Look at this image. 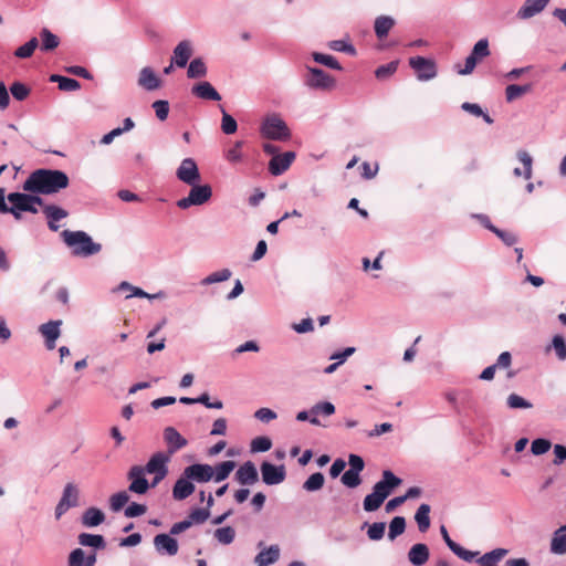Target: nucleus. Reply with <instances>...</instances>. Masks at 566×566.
<instances>
[{"instance_id": "nucleus-1", "label": "nucleus", "mask_w": 566, "mask_h": 566, "mask_svg": "<svg viewBox=\"0 0 566 566\" xmlns=\"http://www.w3.org/2000/svg\"><path fill=\"white\" fill-rule=\"evenodd\" d=\"M69 185L70 178L63 170L39 168L23 181L22 189L31 193L54 195Z\"/></svg>"}, {"instance_id": "nucleus-2", "label": "nucleus", "mask_w": 566, "mask_h": 566, "mask_svg": "<svg viewBox=\"0 0 566 566\" xmlns=\"http://www.w3.org/2000/svg\"><path fill=\"white\" fill-rule=\"evenodd\" d=\"M402 483V480L395 475L390 470H384L381 480L373 486V492L367 494L363 501V507L366 512L377 511L391 492Z\"/></svg>"}, {"instance_id": "nucleus-3", "label": "nucleus", "mask_w": 566, "mask_h": 566, "mask_svg": "<svg viewBox=\"0 0 566 566\" xmlns=\"http://www.w3.org/2000/svg\"><path fill=\"white\" fill-rule=\"evenodd\" d=\"M61 235L64 243L73 248L72 253L76 256H91L102 251V244L94 242L85 231L64 230Z\"/></svg>"}, {"instance_id": "nucleus-4", "label": "nucleus", "mask_w": 566, "mask_h": 566, "mask_svg": "<svg viewBox=\"0 0 566 566\" xmlns=\"http://www.w3.org/2000/svg\"><path fill=\"white\" fill-rule=\"evenodd\" d=\"M260 134L263 138L276 142H286L292 136L287 124L277 114H271L263 118Z\"/></svg>"}, {"instance_id": "nucleus-5", "label": "nucleus", "mask_w": 566, "mask_h": 566, "mask_svg": "<svg viewBox=\"0 0 566 566\" xmlns=\"http://www.w3.org/2000/svg\"><path fill=\"white\" fill-rule=\"evenodd\" d=\"M306 72L303 75V83L306 87L315 91H331L336 86V80L324 70L305 65Z\"/></svg>"}, {"instance_id": "nucleus-6", "label": "nucleus", "mask_w": 566, "mask_h": 566, "mask_svg": "<svg viewBox=\"0 0 566 566\" xmlns=\"http://www.w3.org/2000/svg\"><path fill=\"white\" fill-rule=\"evenodd\" d=\"M190 191L187 197L179 199L176 205L178 208L186 210L192 206H202L207 203L212 197V188L210 185H189Z\"/></svg>"}, {"instance_id": "nucleus-7", "label": "nucleus", "mask_w": 566, "mask_h": 566, "mask_svg": "<svg viewBox=\"0 0 566 566\" xmlns=\"http://www.w3.org/2000/svg\"><path fill=\"white\" fill-rule=\"evenodd\" d=\"M31 192L24 191H14L8 195V202L10 203L9 213L13 216L15 220L22 219L23 212H29L36 214L39 212L38 208H33L31 206Z\"/></svg>"}, {"instance_id": "nucleus-8", "label": "nucleus", "mask_w": 566, "mask_h": 566, "mask_svg": "<svg viewBox=\"0 0 566 566\" xmlns=\"http://www.w3.org/2000/svg\"><path fill=\"white\" fill-rule=\"evenodd\" d=\"M170 460V455L166 454L164 452H156L154 453L145 467H142V469H145V472L148 474H155V478L151 481L153 488H155L160 481H163L167 473L168 468L167 463Z\"/></svg>"}, {"instance_id": "nucleus-9", "label": "nucleus", "mask_w": 566, "mask_h": 566, "mask_svg": "<svg viewBox=\"0 0 566 566\" xmlns=\"http://www.w3.org/2000/svg\"><path fill=\"white\" fill-rule=\"evenodd\" d=\"M490 54L491 52L489 40L486 38L479 40L473 45L471 53L467 56L464 67L460 69L458 73L461 75L471 74L474 71L476 64Z\"/></svg>"}, {"instance_id": "nucleus-10", "label": "nucleus", "mask_w": 566, "mask_h": 566, "mask_svg": "<svg viewBox=\"0 0 566 566\" xmlns=\"http://www.w3.org/2000/svg\"><path fill=\"white\" fill-rule=\"evenodd\" d=\"M409 65L415 71L419 81H430L437 76V63L434 60L424 56H412Z\"/></svg>"}, {"instance_id": "nucleus-11", "label": "nucleus", "mask_w": 566, "mask_h": 566, "mask_svg": "<svg viewBox=\"0 0 566 566\" xmlns=\"http://www.w3.org/2000/svg\"><path fill=\"white\" fill-rule=\"evenodd\" d=\"M145 469H142V465H133L128 473L127 479L130 481L128 486V491L132 493H136L139 495L146 494L150 488H153L151 483L145 478Z\"/></svg>"}, {"instance_id": "nucleus-12", "label": "nucleus", "mask_w": 566, "mask_h": 566, "mask_svg": "<svg viewBox=\"0 0 566 566\" xmlns=\"http://www.w3.org/2000/svg\"><path fill=\"white\" fill-rule=\"evenodd\" d=\"M262 481L266 485H277L286 478L284 464L275 465L269 461H263L260 465Z\"/></svg>"}, {"instance_id": "nucleus-13", "label": "nucleus", "mask_w": 566, "mask_h": 566, "mask_svg": "<svg viewBox=\"0 0 566 566\" xmlns=\"http://www.w3.org/2000/svg\"><path fill=\"white\" fill-rule=\"evenodd\" d=\"M177 178L186 185H193L200 181L201 176L197 163L192 158H185L176 171Z\"/></svg>"}, {"instance_id": "nucleus-14", "label": "nucleus", "mask_w": 566, "mask_h": 566, "mask_svg": "<svg viewBox=\"0 0 566 566\" xmlns=\"http://www.w3.org/2000/svg\"><path fill=\"white\" fill-rule=\"evenodd\" d=\"M213 474V467L207 463H193L184 470V475L197 483L209 482Z\"/></svg>"}, {"instance_id": "nucleus-15", "label": "nucleus", "mask_w": 566, "mask_h": 566, "mask_svg": "<svg viewBox=\"0 0 566 566\" xmlns=\"http://www.w3.org/2000/svg\"><path fill=\"white\" fill-rule=\"evenodd\" d=\"M154 547L157 554L175 556L179 551L178 541L170 533H160L154 537Z\"/></svg>"}, {"instance_id": "nucleus-16", "label": "nucleus", "mask_w": 566, "mask_h": 566, "mask_svg": "<svg viewBox=\"0 0 566 566\" xmlns=\"http://www.w3.org/2000/svg\"><path fill=\"white\" fill-rule=\"evenodd\" d=\"M294 151H285L284 154L273 156L269 161V171L273 176H281L284 174L295 159Z\"/></svg>"}, {"instance_id": "nucleus-17", "label": "nucleus", "mask_w": 566, "mask_h": 566, "mask_svg": "<svg viewBox=\"0 0 566 566\" xmlns=\"http://www.w3.org/2000/svg\"><path fill=\"white\" fill-rule=\"evenodd\" d=\"M234 479L241 485H253L259 481L258 470L252 461H247L240 465L234 474Z\"/></svg>"}, {"instance_id": "nucleus-18", "label": "nucleus", "mask_w": 566, "mask_h": 566, "mask_svg": "<svg viewBox=\"0 0 566 566\" xmlns=\"http://www.w3.org/2000/svg\"><path fill=\"white\" fill-rule=\"evenodd\" d=\"M61 325H62V321L56 319V321H49L48 323H44L39 327V332L45 338V347L50 350L55 348L56 339L61 335V331H60Z\"/></svg>"}, {"instance_id": "nucleus-19", "label": "nucleus", "mask_w": 566, "mask_h": 566, "mask_svg": "<svg viewBox=\"0 0 566 566\" xmlns=\"http://www.w3.org/2000/svg\"><path fill=\"white\" fill-rule=\"evenodd\" d=\"M164 440L168 446L169 455L174 454L188 444L187 439L184 438L174 427H166L164 429Z\"/></svg>"}, {"instance_id": "nucleus-20", "label": "nucleus", "mask_w": 566, "mask_h": 566, "mask_svg": "<svg viewBox=\"0 0 566 566\" xmlns=\"http://www.w3.org/2000/svg\"><path fill=\"white\" fill-rule=\"evenodd\" d=\"M191 93L196 97L205 101H221V95L219 94V92L213 87V85L210 82L207 81H202L195 84L191 88Z\"/></svg>"}, {"instance_id": "nucleus-21", "label": "nucleus", "mask_w": 566, "mask_h": 566, "mask_svg": "<svg viewBox=\"0 0 566 566\" xmlns=\"http://www.w3.org/2000/svg\"><path fill=\"white\" fill-rule=\"evenodd\" d=\"M549 0H525L523 6L518 9L516 15L518 19H531L537 13L542 12Z\"/></svg>"}, {"instance_id": "nucleus-22", "label": "nucleus", "mask_w": 566, "mask_h": 566, "mask_svg": "<svg viewBox=\"0 0 566 566\" xmlns=\"http://www.w3.org/2000/svg\"><path fill=\"white\" fill-rule=\"evenodd\" d=\"M192 480L187 479L184 474L176 481L172 488V497L182 501L189 497L196 490Z\"/></svg>"}, {"instance_id": "nucleus-23", "label": "nucleus", "mask_w": 566, "mask_h": 566, "mask_svg": "<svg viewBox=\"0 0 566 566\" xmlns=\"http://www.w3.org/2000/svg\"><path fill=\"white\" fill-rule=\"evenodd\" d=\"M430 557L429 547L423 543H417L408 552V559L413 566L424 565Z\"/></svg>"}, {"instance_id": "nucleus-24", "label": "nucleus", "mask_w": 566, "mask_h": 566, "mask_svg": "<svg viewBox=\"0 0 566 566\" xmlns=\"http://www.w3.org/2000/svg\"><path fill=\"white\" fill-rule=\"evenodd\" d=\"M192 54L191 43L188 40H184L177 44L174 49L172 63L178 67H185Z\"/></svg>"}, {"instance_id": "nucleus-25", "label": "nucleus", "mask_w": 566, "mask_h": 566, "mask_svg": "<svg viewBox=\"0 0 566 566\" xmlns=\"http://www.w3.org/2000/svg\"><path fill=\"white\" fill-rule=\"evenodd\" d=\"M138 84L147 91L157 90L160 86V80L149 66L142 69Z\"/></svg>"}, {"instance_id": "nucleus-26", "label": "nucleus", "mask_w": 566, "mask_h": 566, "mask_svg": "<svg viewBox=\"0 0 566 566\" xmlns=\"http://www.w3.org/2000/svg\"><path fill=\"white\" fill-rule=\"evenodd\" d=\"M40 50L44 53L54 51L60 45V38L48 28H42L40 33Z\"/></svg>"}, {"instance_id": "nucleus-27", "label": "nucleus", "mask_w": 566, "mask_h": 566, "mask_svg": "<svg viewBox=\"0 0 566 566\" xmlns=\"http://www.w3.org/2000/svg\"><path fill=\"white\" fill-rule=\"evenodd\" d=\"M214 504V499L211 494L208 495V505L206 507H197L191 510L189 515L187 516L188 521L191 522V526L193 524H202L210 517V509Z\"/></svg>"}, {"instance_id": "nucleus-28", "label": "nucleus", "mask_w": 566, "mask_h": 566, "mask_svg": "<svg viewBox=\"0 0 566 566\" xmlns=\"http://www.w3.org/2000/svg\"><path fill=\"white\" fill-rule=\"evenodd\" d=\"M280 557V548L277 545H271L266 551H261L255 556V564L258 566H269L274 564Z\"/></svg>"}, {"instance_id": "nucleus-29", "label": "nucleus", "mask_w": 566, "mask_h": 566, "mask_svg": "<svg viewBox=\"0 0 566 566\" xmlns=\"http://www.w3.org/2000/svg\"><path fill=\"white\" fill-rule=\"evenodd\" d=\"M105 521V514L97 507H88L82 515V524L86 527H95Z\"/></svg>"}, {"instance_id": "nucleus-30", "label": "nucleus", "mask_w": 566, "mask_h": 566, "mask_svg": "<svg viewBox=\"0 0 566 566\" xmlns=\"http://www.w3.org/2000/svg\"><path fill=\"white\" fill-rule=\"evenodd\" d=\"M78 543L82 546L93 547L94 549H104L106 547V541L99 534L81 533L78 535Z\"/></svg>"}, {"instance_id": "nucleus-31", "label": "nucleus", "mask_w": 566, "mask_h": 566, "mask_svg": "<svg viewBox=\"0 0 566 566\" xmlns=\"http://www.w3.org/2000/svg\"><path fill=\"white\" fill-rule=\"evenodd\" d=\"M554 350L558 360H566V340L563 335L556 334L552 337L551 344L545 348V352Z\"/></svg>"}, {"instance_id": "nucleus-32", "label": "nucleus", "mask_w": 566, "mask_h": 566, "mask_svg": "<svg viewBox=\"0 0 566 566\" xmlns=\"http://www.w3.org/2000/svg\"><path fill=\"white\" fill-rule=\"evenodd\" d=\"M395 25V20L389 15H379L375 20L374 29L378 39H384L388 35L390 29Z\"/></svg>"}, {"instance_id": "nucleus-33", "label": "nucleus", "mask_w": 566, "mask_h": 566, "mask_svg": "<svg viewBox=\"0 0 566 566\" xmlns=\"http://www.w3.org/2000/svg\"><path fill=\"white\" fill-rule=\"evenodd\" d=\"M50 82L56 83L59 90L64 92H72L81 88V83L72 77L63 76L60 74H52L50 76Z\"/></svg>"}, {"instance_id": "nucleus-34", "label": "nucleus", "mask_w": 566, "mask_h": 566, "mask_svg": "<svg viewBox=\"0 0 566 566\" xmlns=\"http://www.w3.org/2000/svg\"><path fill=\"white\" fill-rule=\"evenodd\" d=\"M430 511H431V507L429 504H426V503H422L416 514H415V521L418 525V528L421 533H424L429 530L430 527Z\"/></svg>"}, {"instance_id": "nucleus-35", "label": "nucleus", "mask_w": 566, "mask_h": 566, "mask_svg": "<svg viewBox=\"0 0 566 566\" xmlns=\"http://www.w3.org/2000/svg\"><path fill=\"white\" fill-rule=\"evenodd\" d=\"M551 553L555 555L566 554V532L557 528L551 541Z\"/></svg>"}, {"instance_id": "nucleus-36", "label": "nucleus", "mask_w": 566, "mask_h": 566, "mask_svg": "<svg viewBox=\"0 0 566 566\" xmlns=\"http://www.w3.org/2000/svg\"><path fill=\"white\" fill-rule=\"evenodd\" d=\"M234 468L235 462L232 460L220 462L213 468L214 474L212 479H214L216 482H222L229 478Z\"/></svg>"}, {"instance_id": "nucleus-37", "label": "nucleus", "mask_w": 566, "mask_h": 566, "mask_svg": "<svg viewBox=\"0 0 566 566\" xmlns=\"http://www.w3.org/2000/svg\"><path fill=\"white\" fill-rule=\"evenodd\" d=\"M208 69L201 57L193 59L188 66L187 76L189 78H201L207 75Z\"/></svg>"}, {"instance_id": "nucleus-38", "label": "nucleus", "mask_w": 566, "mask_h": 566, "mask_svg": "<svg viewBox=\"0 0 566 566\" xmlns=\"http://www.w3.org/2000/svg\"><path fill=\"white\" fill-rule=\"evenodd\" d=\"M507 553L509 551L505 548H495L482 555L478 559V563L482 564L483 566H495L494 564L500 562Z\"/></svg>"}, {"instance_id": "nucleus-39", "label": "nucleus", "mask_w": 566, "mask_h": 566, "mask_svg": "<svg viewBox=\"0 0 566 566\" xmlns=\"http://www.w3.org/2000/svg\"><path fill=\"white\" fill-rule=\"evenodd\" d=\"M325 483V476L322 472H315L311 474L305 482L303 483L302 488L306 492H316L321 490L324 486Z\"/></svg>"}, {"instance_id": "nucleus-40", "label": "nucleus", "mask_w": 566, "mask_h": 566, "mask_svg": "<svg viewBox=\"0 0 566 566\" xmlns=\"http://www.w3.org/2000/svg\"><path fill=\"white\" fill-rule=\"evenodd\" d=\"M532 84H510L505 88V96L507 102H513L522 95L530 93L532 91Z\"/></svg>"}, {"instance_id": "nucleus-41", "label": "nucleus", "mask_w": 566, "mask_h": 566, "mask_svg": "<svg viewBox=\"0 0 566 566\" xmlns=\"http://www.w3.org/2000/svg\"><path fill=\"white\" fill-rule=\"evenodd\" d=\"M38 46L39 39L36 36H32L28 42H25L23 45L19 46L14 51V56L18 59H29L33 55Z\"/></svg>"}, {"instance_id": "nucleus-42", "label": "nucleus", "mask_w": 566, "mask_h": 566, "mask_svg": "<svg viewBox=\"0 0 566 566\" xmlns=\"http://www.w3.org/2000/svg\"><path fill=\"white\" fill-rule=\"evenodd\" d=\"M219 108L222 113L221 130L226 135L234 134L238 129V123H237L235 118L232 115H230L229 113H227V111L224 109V107L222 105H219Z\"/></svg>"}, {"instance_id": "nucleus-43", "label": "nucleus", "mask_w": 566, "mask_h": 566, "mask_svg": "<svg viewBox=\"0 0 566 566\" xmlns=\"http://www.w3.org/2000/svg\"><path fill=\"white\" fill-rule=\"evenodd\" d=\"M213 537L222 545L231 544L235 538V530L232 526H223L214 530Z\"/></svg>"}, {"instance_id": "nucleus-44", "label": "nucleus", "mask_w": 566, "mask_h": 566, "mask_svg": "<svg viewBox=\"0 0 566 566\" xmlns=\"http://www.w3.org/2000/svg\"><path fill=\"white\" fill-rule=\"evenodd\" d=\"M335 410L336 408L334 403H332L331 401H318L310 409V413L311 417L318 418L319 415L324 417H329L335 413Z\"/></svg>"}, {"instance_id": "nucleus-45", "label": "nucleus", "mask_w": 566, "mask_h": 566, "mask_svg": "<svg viewBox=\"0 0 566 566\" xmlns=\"http://www.w3.org/2000/svg\"><path fill=\"white\" fill-rule=\"evenodd\" d=\"M312 57L316 63H319L322 65H325L332 70L342 71L343 66L333 56L319 52H313Z\"/></svg>"}, {"instance_id": "nucleus-46", "label": "nucleus", "mask_w": 566, "mask_h": 566, "mask_svg": "<svg viewBox=\"0 0 566 566\" xmlns=\"http://www.w3.org/2000/svg\"><path fill=\"white\" fill-rule=\"evenodd\" d=\"M406 530V518L403 516H395L389 523L388 537L390 541L396 539Z\"/></svg>"}, {"instance_id": "nucleus-47", "label": "nucleus", "mask_w": 566, "mask_h": 566, "mask_svg": "<svg viewBox=\"0 0 566 566\" xmlns=\"http://www.w3.org/2000/svg\"><path fill=\"white\" fill-rule=\"evenodd\" d=\"M43 213L48 220L56 222L69 216V212L65 209L55 205L44 206Z\"/></svg>"}, {"instance_id": "nucleus-48", "label": "nucleus", "mask_w": 566, "mask_h": 566, "mask_svg": "<svg viewBox=\"0 0 566 566\" xmlns=\"http://www.w3.org/2000/svg\"><path fill=\"white\" fill-rule=\"evenodd\" d=\"M232 275V272L229 269H222L220 271L213 272L206 276L202 281V285H210L219 282H224L229 280Z\"/></svg>"}, {"instance_id": "nucleus-49", "label": "nucleus", "mask_w": 566, "mask_h": 566, "mask_svg": "<svg viewBox=\"0 0 566 566\" xmlns=\"http://www.w3.org/2000/svg\"><path fill=\"white\" fill-rule=\"evenodd\" d=\"M398 65H399L398 61H391L387 64L380 65L376 69L375 75L380 81L387 80L394 73H396Z\"/></svg>"}, {"instance_id": "nucleus-50", "label": "nucleus", "mask_w": 566, "mask_h": 566, "mask_svg": "<svg viewBox=\"0 0 566 566\" xmlns=\"http://www.w3.org/2000/svg\"><path fill=\"white\" fill-rule=\"evenodd\" d=\"M129 501V496L126 491H120L113 494L109 499V505L112 511L118 512L120 511Z\"/></svg>"}, {"instance_id": "nucleus-51", "label": "nucleus", "mask_w": 566, "mask_h": 566, "mask_svg": "<svg viewBox=\"0 0 566 566\" xmlns=\"http://www.w3.org/2000/svg\"><path fill=\"white\" fill-rule=\"evenodd\" d=\"M340 481L346 488L355 489L361 484L360 473L348 469L343 473Z\"/></svg>"}, {"instance_id": "nucleus-52", "label": "nucleus", "mask_w": 566, "mask_h": 566, "mask_svg": "<svg viewBox=\"0 0 566 566\" xmlns=\"http://www.w3.org/2000/svg\"><path fill=\"white\" fill-rule=\"evenodd\" d=\"M516 157L524 166L523 177L525 179H531L533 164L532 156L526 150L520 149L516 154Z\"/></svg>"}, {"instance_id": "nucleus-53", "label": "nucleus", "mask_w": 566, "mask_h": 566, "mask_svg": "<svg viewBox=\"0 0 566 566\" xmlns=\"http://www.w3.org/2000/svg\"><path fill=\"white\" fill-rule=\"evenodd\" d=\"M385 522H375L368 525L367 536L370 541H380L385 535Z\"/></svg>"}, {"instance_id": "nucleus-54", "label": "nucleus", "mask_w": 566, "mask_h": 566, "mask_svg": "<svg viewBox=\"0 0 566 566\" xmlns=\"http://www.w3.org/2000/svg\"><path fill=\"white\" fill-rule=\"evenodd\" d=\"M551 448L552 442L545 438H537L531 444V451L534 455L545 454Z\"/></svg>"}, {"instance_id": "nucleus-55", "label": "nucleus", "mask_w": 566, "mask_h": 566, "mask_svg": "<svg viewBox=\"0 0 566 566\" xmlns=\"http://www.w3.org/2000/svg\"><path fill=\"white\" fill-rule=\"evenodd\" d=\"M10 92L17 101H24L29 94L30 88L22 82H13L10 86Z\"/></svg>"}, {"instance_id": "nucleus-56", "label": "nucleus", "mask_w": 566, "mask_h": 566, "mask_svg": "<svg viewBox=\"0 0 566 566\" xmlns=\"http://www.w3.org/2000/svg\"><path fill=\"white\" fill-rule=\"evenodd\" d=\"M272 447V440L269 437H256L251 442L252 452H266Z\"/></svg>"}, {"instance_id": "nucleus-57", "label": "nucleus", "mask_w": 566, "mask_h": 566, "mask_svg": "<svg viewBox=\"0 0 566 566\" xmlns=\"http://www.w3.org/2000/svg\"><path fill=\"white\" fill-rule=\"evenodd\" d=\"M506 403L511 409H528L533 406L528 400L516 394H511L506 399Z\"/></svg>"}, {"instance_id": "nucleus-58", "label": "nucleus", "mask_w": 566, "mask_h": 566, "mask_svg": "<svg viewBox=\"0 0 566 566\" xmlns=\"http://www.w3.org/2000/svg\"><path fill=\"white\" fill-rule=\"evenodd\" d=\"M244 142L237 140L232 148L228 149L226 153V159L231 164H238L242 160L241 148Z\"/></svg>"}, {"instance_id": "nucleus-59", "label": "nucleus", "mask_w": 566, "mask_h": 566, "mask_svg": "<svg viewBox=\"0 0 566 566\" xmlns=\"http://www.w3.org/2000/svg\"><path fill=\"white\" fill-rule=\"evenodd\" d=\"M329 48L337 52H344L352 56L356 55V49L352 43H348L344 40H334L329 42Z\"/></svg>"}, {"instance_id": "nucleus-60", "label": "nucleus", "mask_w": 566, "mask_h": 566, "mask_svg": "<svg viewBox=\"0 0 566 566\" xmlns=\"http://www.w3.org/2000/svg\"><path fill=\"white\" fill-rule=\"evenodd\" d=\"M154 108L156 116L159 120L164 122L167 119L169 114V103L166 99L155 101L151 105Z\"/></svg>"}, {"instance_id": "nucleus-61", "label": "nucleus", "mask_w": 566, "mask_h": 566, "mask_svg": "<svg viewBox=\"0 0 566 566\" xmlns=\"http://www.w3.org/2000/svg\"><path fill=\"white\" fill-rule=\"evenodd\" d=\"M146 511L147 506L145 504L132 502L128 506H126L124 514L128 518H134L145 514Z\"/></svg>"}, {"instance_id": "nucleus-62", "label": "nucleus", "mask_w": 566, "mask_h": 566, "mask_svg": "<svg viewBox=\"0 0 566 566\" xmlns=\"http://www.w3.org/2000/svg\"><path fill=\"white\" fill-rule=\"evenodd\" d=\"M61 500L66 502L75 501V506L78 505V489L73 483H67L64 486Z\"/></svg>"}, {"instance_id": "nucleus-63", "label": "nucleus", "mask_w": 566, "mask_h": 566, "mask_svg": "<svg viewBox=\"0 0 566 566\" xmlns=\"http://www.w3.org/2000/svg\"><path fill=\"white\" fill-rule=\"evenodd\" d=\"M67 566H85V552L82 548L73 549L67 558Z\"/></svg>"}, {"instance_id": "nucleus-64", "label": "nucleus", "mask_w": 566, "mask_h": 566, "mask_svg": "<svg viewBox=\"0 0 566 566\" xmlns=\"http://www.w3.org/2000/svg\"><path fill=\"white\" fill-rule=\"evenodd\" d=\"M493 233L502 240V242L507 245L512 247L517 242V237L510 231L502 230L500 228H496V230H493Z\"/></svg>"}]
</instances>
